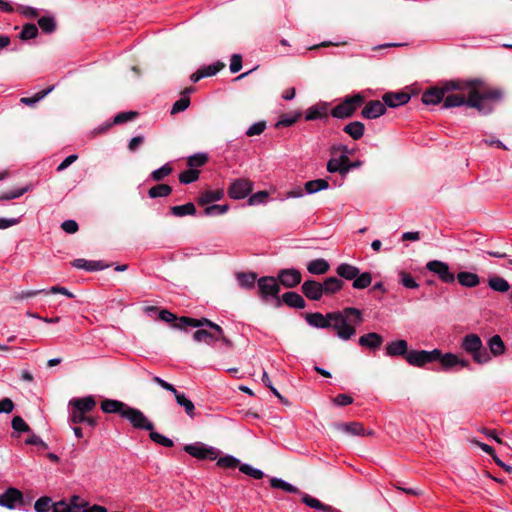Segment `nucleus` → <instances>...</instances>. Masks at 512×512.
<instances>
[{
  "label": "nucleus",
  "mask_w": 512,
  "mask_h": 512,
  "mask_svg": "<svg viewBox=\"0 0 512 512\" xmlns=\"http://www.w3.org/2000/svg\"><path fill=\"white\" fill-rule=\"evenodd\" d=\"M351 315L352 307H347L343 313H329L326 316L318 312L308 313L305 319L310 326L316 328H333L338 337L348 340L352 336Z\"/></svg>",
  "instance_id": "obj_1"
},
{
  "label": "nucleus",
  "mask_w": 512,
  "mask_h": 512,
  "mask_svg": "<svg viewBox=\"0 0 512 512\" xmlns=\"http://www.w3.org/2000/svg\"><path fill=\"white\" fill-rule=\"evenodd\" d=\"M460 348L470 355L473 361L479 365H484L491 361L490 354L484 347L481 337L476 333L465 335L461 339Z\"/></svg>",
  "instance_id": "obj_2"
},
{
  "label": "nucleus",
  "mask_w": 512,
  "mask_h": 512,
  "mask_svg": "<svg viewBox=\"0 0 512 512\" xmlns=\"http://www.w3.org/2000/svg\"><path fill=\"white\" fill-rule=\"evenodd\" d=\"M502 98L503 92L500 89H491L482 93L472 90L467 98V106L476 108L482 114H488L493 110L490 102H499Z\"/></svg>",
  "instance_id": "obj_3"
},
{
  "label": "nucleus",
  "mask_w": 512,
  "mask_h": 512,
  "mask_svg": "<svg viewBox=\"0 0 512 512\" xmlns=\"http://www.w3.org/2000/svg\"><path fill=\"white\" fill-rule=\"evenodd\" d=\"M95 407L96 401L93 396L71 399L69 401V423L76 425L84 422V418L87 416L86 414L91 412Z\"/></svg>",
  "instance_id": "obj_4"
},
{
  "label": "nucleus",
  "mask_w": 512,
  "mask_h": 512,
  "mask_svg": "<svg viewBox=\"0 0 512 512\" xmlns=\"http://www.w3.org/2000/svg\"><path fill=\"white\" fill-rule=\"evenodd\" d=\"M350 151L346 146L334 147L332 157L327 163V170L331 173L339 172L341 175L348 174L351 163L349 160Z\"/></svg>",
  "instance_id": "obj_5"
},
{
  "label": "nucleus",
  "mask_w": 512,
  "mask_h": 512,
  "mask_svg": "<svg viewBox=\"0 0 512 512\" xmlns=\"http://www.w3.org/2000/svg\"><path fill=\"white\" fill-rule=\"evenodd\" d=\"M461 86L457 81H449L444 83L442 87H434L426 90L422 94V102L426 105H436L440 103L442 100L444 101V96L446 92L460 90Z\"/></svg>",
  "instance_id": "obj_6"
},
{
  "label": "nucleus",
  "mask_w": 512,
  "mask_h": 512,
  "mask_svg": "<svg viewBox=\"0 0 512 512\" xmlns=\"http://www.w3.org/2000/svg\"><path fill=\"white\" fill-rule=\"evenodd\" d=\"M184 451L198 460H216L220 451L213 446L203 442H194L184 446Z\"/></svg>",
  "instance_id": "obj_7"
},
{
  "label": "nucleus",
  "mask_w": 512,
  "mask_h": 512,
  "mask_svg": "<svg viewBox=\"0 0 512 512\" xmlns=\"http://www.w3.org/2000/svg\"><path fill=\"white\" fill-rule=\"evenodd\" d=\"M124 419L129 421L133 428L139 430H153L154 424L146 417V415L139 409L127 406L123 416Z\"/></svg>",
  "instance_id": "obj_8"
},
{
  "label": "nucleus",
  "mask_w": 512,
  "mask_h": 512,
  "mask_svg": "<svg viewBox=\"0 0 512 512\" xmlns=\"http://www.w3.org/2000/svg\"><path fill=\"white\" fill-rule=\"evenodd\" d=\"M438 356V348H435L431 351L410 350L409 354H407L406 361L411 366L424 367L426 364L436 362V358Z\"/></svg>",
  "instance_id": "obj_9"
},
{
  "label": "nucleus",
  "mask_w": 512,
  "mask_h": 512,
  "mask_svg": "<svg viewBox=\"0 0 512 512\" xmlns=\"http://www.w3.org/2000/svg\"><path fill=\"white\" fill-rule=\"evenodd\" d=\"M426 269L437 275L440 281L446 284L454 283L455 274L451 272L449 265L440 260H432L427 262Z\"/></svg>",
  "instance_id": "obj_10"
},
{
  "label": "nucleus",
  "mask_w": 512,
  "mask_h": 512,
  "mask_svg": "<svg viewBox=\"0 0 512 512\" xmlns=\"http://www.w3.org/2000/svg\"><path fill=\"white\" fill-rule=\"evenodd\" d=\"M257 286L259 295L263 300H267L269 297H277L280 286L275 277L264 276L257 280Z\"/></svg>",
  "instance_id": "obj_11"
},
{
  "label": "nucleus",
  "mask_w": 512,
  "mask_h": 512,
  "mask_svg": "<svg viewBox=\"0 0 512 512\" xmlns=\"http://www.w3.org/2000/svg\"><path fill=\"white\" fill-rule=\"evenodd\" d=\"M253 186V182L249 179H236L231 183L228 189V195L234 200L244 199L252 192Z\"/></svg>",
  "instance_id": "obj_12"
},
{
  "label": "nucleus",
  "mask_w": 512,
  "mask_h": 512,
  "mask_svg": "<svg viewBox=\"0 0 512 512\" xmlns=\"http://www.w3.org/2000/svg\"><path fill=\"white\" fill-rule=\"evenodd\" d=\"M188 326L196 327V328L206 326V327H209L211 330H214L215 332H218L219 334H221V327L218 324L212 322L211 320H209L207 318L194 319V318L182 316L179 318V322H177L174 325L175 328H179V329H185Z\"/></svg>",
  "instance_id": "obj_13"
},
{
  "label": "nucleus",
  "mask_w": 512,
  "mask_h": 512,
  "mask_svg": "<svg viewBox=\"0 0 512 512\" xmlns=\"http://www.w3.org/2000/svg\"><path fill=\"white\" fill-rule=\"evenodd\" d=\"M279 282L286 288L296 287L301 283L302 275L299 270L295 268L281 269L278 272L277 278Z\"/></svg>",
  "instance_id": "obj_14"
},
{
  "label": "nucleus",
  "mask_w": 512,
  "mask_h": 512,
  "mask_svg": "<svg viewBox=\"0 0 512 512\" xmlns=\"http://www.w3.org/2000/svg\"><path fill=\"white\" fill-rule=\"evenodd\" d=\"M386 112V105L379 100H371L366 103L361 111V116L365 119H376Z\"/></svg>",
  "instance_id": "obj_15"
},
{
  "label": "nucleus",
  "mask_w": 512,
  "mask_h": 512,
  "mask_svg": "<svg viewBox=\"0 0 512 512\" xmlns=\"http://www.w3.org/2000/svg\"><path fill=\"white\" fill-rule=\"evenodd\" d=\"M409 352L410 350H408V342L403 339L391 341L385 347V354L389 357L402 356L406 359Z\"/></svg>",
  "instance_id": "obj_16"
},
{
  "label": "nucleus",
  "mask_w": 512,
  "mask_h": 512,
  "mask_svg": "<svg viewBox=\"0 0 512 512\" xmlns=\"http://www.w3.org/2000/svg\"><path fill=\"white\" fill-rule=\"evenodd\" d=\"M23 499L22 493L16 488L7 489L0 496V505L8 509H14L17 503H21Z\"/></svg>",
  "instance_id": "obj_17"
},
{
  "label": "nucleus",
  "mask_w": 512,
  "mask_h": 512,
  "mask_svg": "<svg viewBox=\"0 0 512 512\" xmlns=\"http://www.w3.org/2000/svg\"><path fill=\"white\" fill-rule=\"evenodd\" d=\"M71 264L77 269H84L90 272L101 271L110 267V264H107L103 261L86 260L83 258L75 259Z\"/></svg>",
  "instance_id": "obj_18"
},
{
  "label": "nucleus",
  "mask_w": 512,
  "mask_h": 512,
  "mask_svg": "<svg viewBox=\"0 0 512 512\" xmlns=\"http://www.w3.org/2000/svg\"><path fill=\"white\" fill-rule=\"evenodd\" d=\"M127 406L128 405L126 403L115 399H105L101 402V410L104 413L118 414L122 418L124 416Z\"/></svg>",
  "instance_id": "obj_19"
},
{
  "label": "nucleus",
  "mask_w": 512,
  "mask_h": 512,
  "mask_svg": "<svg viewBox=\"0 0 512 512\" xmlns=\"http://www.w3.org/2000/svg\"><path fill=\"white\" fill-rule=\"evenodd\" d=\"M301 289L305 296L311 300H319L324 295L320 282L315 280H306Z\"/></svg>",
  "instance_id": "obj_20"
},
{
  "label": "nucleus",
  "mask_w": 512,
  "mask_h": 512,
  "mask_svg": "<svg viewBox=\"0 0 512 512\" xmlns=\"http://www.w3.org/2000/svg\"><path fill=\"white\" fill-rule=\"evenodd\" d=\"M382 99L386 106L395 108L406 104L410 100V95L405 92L386 93Z\"/></svg>",
  "instance_id": "obj_21"
},
{
  "label": "nucleus",
  "mask_w": 512,
  "mask_h": 512,
  "mask_svg": "<svg viewBox=\"0 0 512 512\" xmlns=\"http://www.w3.org/2000/svg\"><path fill=\"white\" fill-rule=\"evenodd\" d=\"M358 343L363 348H367L370 350H376V349L380 348V346L382 345L383 337L378 333L371 332V333L362 335L359 338Z\"/></svg>",
  "instance_id": "obj_22"
},
{
  "label": "nucleus",
  "mask_w": 512,
  "mask_h": 512,
  "mask_svg": "<svg viewBox=\"0 0 512 512\" xmlns=\"http://www.w3.org/2000/svg\"><path fill=\"white\" fill-rule=\"evenodd\" d=\"M488 353L490 357H499L503 355L506 351L505 343L499 335H493L487 341Z\"/></svg>",
  "instance_id": "obj_23"
},
{
  "label": "nucleus",
  "mask_w": 512,
  "mask_h": 512,
  "mask_svg": "<svg viewBox=\"0 0 512 512\" xmlns=\"http://www.w3.org/2000/svg\"><path fill=\"white\" fill-rule=\"evenodd\" d=\"M331 114L335 118L343 119L352 115V96H346L345 101L331 111Z\"/></svg>",
  "instance_id": "obj_24"
},
{
  "label": "nucleus",
  "mask_w": 512,
  "mask_h": 512,
  "mask_svg": "<svg viewBox=\"0 0 512 512\" xmlns=\"http://www.w3.org/2000/svg\"><path fill=\"white\" fill-rule=\"evenodd\" d=\"M456 278L458 283L463 287L474 288L480 284V277L473 272H459Z\"/></svg>",
  "instance_id": "obj_25"
},
{
  "label": "nucleus",
  "mask_w": 512,
  "mask_h": 512,
  "mask_svg": "<svg viewBox=\"0 0 512 512\" xmlns=\"http://www.w3.org/2000/svg\"><path fill=\"white\" fill-rule=\"evenodd\" d=\"M281 300L284 304L291 308L303 309L305 307L304 298L296 292H286L282 295Z\"/></svg>",
  "instance_id": "obj_26"
},
{
  "label": "nucleus",
  "mask_w": 512,
  "mask_h": 512,
  "mask_svg": "<svg viewBox=\"0 0 512 512\" xmlns=\"http://www.w3.org/2000/svg\"><path fill=\"white\" fill-rule=\"evenodd\" d=\"M329 268V263L323 258L311 260L307 264L308 272L313 275L325 274L326 272H328Z\"/></svg>",
  "instance_id": "obj_27"
},
{
  "label": "nucleus",
  "mask_w": 512,
  "mask_h": 512,
  "mask_svg": "<svg viewBox=\"0 0 512 512\" xmlns=\"http://www.w3.org/2000/svg\"><path fill=\"white\" fill-rule=\"evenodd\" d=\"M343 281L337 277H329L323 283H320L321 289L325 295H332L342 288Z\"/></svg>",
  "instance_id": "obj_28"
},
{
  "label": "nucleus",
  "mask_w": 512,
  "mask_h": 512,
  "mask_svg": "<svg viewBox=\"0 0 512 512\" xmlns=\"http://www.w3.org/2000/svg\"><path fill=\"white\" fill-rule=\"evenodd\" d=\"M136 116H137V112H134V111L120 112L114 117L112 123H110L104 127H99L96 129V131L98 133L105 132L107 129H109L111 127L112 124H123V123L133 120Z\"/></svg>",
  "instance_id": "obj_29"
},
{
  "label": "nucleus",
  "mask_w": 512,
  "mask_h": 512,
  "mask_svg": "<svg viewBox=\"0 0 512 512\" xmlns=\"http://www.w3.org/2000/svg\"><path fill=\"white\" fill-rule=\"evenodd\" d=\"M193 340L195 342H204L208 345H214L216 342V332L214 330L207 331L206 329H198L193 333Z\"/></svg>",
  "instance_id": "obj_30"
},
{
  "label": "nucleus",
  "mask_w": 512,
  "mask_h": 512,
  "mask_svg": "<svg viewBox=\"0 0 512 512\" xmlns=\"http://www.w3.org/2000/svg\"><path fill=\"white\" fill-rule=\"evenodd\" d=\"M175 396V399H176V402L179 406L183 407L186 414L190 417V418H194L195 417V405L194 403L189 400L184 393H180V392H176L174 394Z\"/></svg>",
  "instance_id": "obj_31"
},
{
  "label": "nucleus",
  "mask_w": 512,
  "mask_h": 512,
  "mask_svg": "<svg viewBox=\"0 0 512 512\" xmlns=\"http://www.w3.org/2000/svg\"><path fill=\"white\" fill-rule=\"evenodd\" d=\"M372 282V277L369 272L360 273V270L354 267V288L364 289Z\"/></svg>",
  "instance_id": "obj_32"
},
{
  "label": "nucleus",
  "mask_w": 512,
  "mask_h": 512,
  "mask_svg": "<svg viewBox=\"0 0 512 512\" xmlns=\"http://www.w3.org/2000/svg\"><path fill=\"white\" fill-rule=\"evenodd\" d=\"M270 485L274 489H280L287 493H292V494L300 493V490L296 486L290 484L289 482H287L281 478L272 477L270 479Z\"/></svg>",
  "instance_id": "obj_33"
},
{
  "label": "nucleus",
  "mask_w": 512,
  "mask_h": 512,
  "mask_svg": "<svg viewBox=\"0 0 512 512\" xmlns=\"http://www.w3.org/2000/svg\"><path fill=\"white\" fill-rule=\"evenodd\" d=\"M436 361H438L444 369H449L458 365L459 357L456 354L449 352L443 354L439 349V356L436 358Z\"/></svg>",
  "instance_id": "obj_34"
},
{
  "label": "nucleus",
  "mask_w": 512,
  "mask_h": 512,
  "mask_svg": "<svg viewBox=\"0 0 512 512\" xmlns=\"http://www.w3.org/2000/svg\"><path fill=\"white\" fill-rule=\"evenodd\" d=\"M302 502L308 507L316 510H322L324 512H333V508L331 506L323 504L318 499L310 496L309 494L302 495Z\"/></svg>",
  "instance_id": "obj_35"
},
{
  "label": "nucleus",
  "mask_w": 512,
  "mask_h": 512,
  "mask_svg": "<svg viewBox=\"0 0 512 512\" xmlns=\"http://www.w3.org/2000/svg\"><path fill=\"white\" fill-rule=\"evenodd\" d=\"M328 108L325 105H315L310 107L306 112V120H316L327 117Z\"/></svg>",
  "instance_id": "obj_36"
},
{
  "label": "nucleus",
  "mask_w": 512,
  "mask_h": 512,
  "mask_svg": "<svg viewBox=\"0 0 512 512\" xmlns=\"http://www.w3.org/2000/svg\"><path fill=\"white\" fill-rule=\"evenodd\" d=\"M193 91V88H186L184 91V95L178 99L172 106L171 114H177L186 110L190 105V99L186 94H189Z\"/></svg>",
  "instance_id": "obj_37"
},
{
  "label": "nucleus",
  "mask_w": 512,
  "mask_h": 512,
  "mask_svg": "<svg viewBox=\"0 0 512 512\" xmlns=\"http://www.w3.org/2000/svg\"><path fill=\"white\" fill-rule=\"evenodd\" d=\"M462 105H467V99L463 95L450 94L444 96L443 108L460 107Z\"/></svg>",
  "instance_id": "obj_38"
},
{
  "label": "nucleus",
  "mask_w": 512,
  "mask_h": 512,
  "mask_svg": "<svg viewBox=\"0 0 512 512\" xmlns=\"http://www.w3.org/2000/svg\"><path fill=\"white\" fill-rule=\"evenodd\" d=\"M171 213L176 217H183L187 215H195L196 208L193 203L189 202L183 205L171 207Z\"/></svg>",
  "instance_id": "obj_39"
},
{
  "label": "nucleus",
  "mask_w": 512,
  "mask_h": 512,
  "mask_svg": "<svg viewBox=\"0 0 512 512\" xmlns=\"http://www.w3.org/2000/svg\"><path fill=\"white\" fill-rule=\"evenodd\" d=\"M172 193V187L167 184H158L148 190V196L152 199L167 197Z\"/></svg>",
  "instance_id": "obj_40"
},
{
  "label": "nucleus",
  "mask_w": 512,
  "mask_h": 512,
  "mask_svg": "<svg viewBox=\"0 0 512 512\" xmlns=\"http://www.w3.org/2000/svg\"><path fill=\"white\" fill-rule=\"evenodd\" d=\"M489 287L497 292H507L510 289V285L507 280L502 277L494 276L488 280Z\"/></svg>",
  "instance_id": "obj_41"
},
{
  "label": "nucleus",
  "mask_w": 512,
  "mask_h": 512,
  "mask_svg": "<svg viewBox=\"0 0 512 512\" xmlns=\"http://www.w3.org/2000/svg\"><path fill=\"white\" fill-rule=\"evenodd\" d=\"M257 279V274L254 272L250 273H238L237 280L239 285L245 289H251L254 287Z\"/></svg>",
  "instance_id": "obj_42"
},
{
  "label": "nucleus",
  "mask_w": 512,
  "mask_h": 512,
  "mask_svg": "<svg viewBox=\"0 0 512 512\" xmlns=\"http://www.w3.org/2000/svg\"><path fill=\"white\" fill-rule=\"evenodd\" d=\"M329 186L328 181L325 179L311 180L305 183V191L308 194H314L321 190L327 189Z\"/></svg>",
  "instance_id": "obj_43"
},
{
  "label": "nucleus",
  "mask_w": 512,
  "mask_h": 512,
  "mask_svg": "<svg viewBox=\"0 0 512 512\" xmlns=\"http://www.w3.org/2000/svg\"><path fill=\"white\" fill-rule=\"evenodd\" d=\"M173 169L169 163L162 165L160 168L151 172L149 178L153 181L159 182L169 176Z\"/></svg>",
  "instance_id": "obj_44"
},
{
  "label": "nucleus",
  "mask_w": 512,
  "mask_h": 512,
  "mask_svg": "<svg viewBox=\"0 0 512 512\" xmlns=\"http://www.w3.org/2000/svg\"><path fill=\"white\" fill-rule=\"evenodd\" d=\"M53 88H54V86H51V87H49L47 89L39 91L35 95H33L32 97H22L20 99V102L25 104V105H27V106H33L37 102L42 100L46 95H48L53 90Z\"/></svg>",
  "instance_id": "obj_45"
},
{
  "label": "nucleus",
  "mask_w": 512,
  "mask_h": 512,
  "mask_svg": "<svg viewBox=\"0 0 512 512\" xmlns=\"http://www.w3.org/2000/svg\"><path fill=\"white\" fill-rule=\"evenodd\" d=\"M223 197V192L220 190L216 191H205L198 199V203L206 205L215 201L220 200Z\"/></svg>",
  "instance_id": "obj_46"
},
{
  "label": "nucleus",
  "mask_w": 512,
  "mask_h": 512,
  "mask_svg": "<svg viewBox=\"0 0 512 512\" xmlns=\"http://www.w3.org/2000/svg\"><path fill=\"white\" fill-rule=\"evenodd\" d=\"M217 466L221 468H236L239 467L240 460L232 455H225L223 457L217 458Z\"/></svg>",
  "instance_id": "obj_47"
},
{
  "label": "nucleus",
  "mask_w": 512,
  "mask_h": 512,
  "mask_svg": "<svg viewBox=\"0 0 512 512\" xmlns=\"http://www.w3.org/2000/svg\"><path fill=\"white\" fill-rule=\"evenodd\" d=\"M38 25L44 33H52L56 29V22L52 16H44L38 20Z\"/></svg>",
  "instance_id": "obj_48"
},
{
  "label": "nucleus",
  "mask_w": 512,
  "mask_h": 512,
  "mask_svg": "<svg viewBox=\"0 0 512 512\" xmlns=\"http://www.w3.org/2000/svg\"><path fill=\"white\" fill-rule=\"evenodd\" d=\"M38 35V28L33 23H27L23 25L22 30L20 32V38L22 40H30L36 38Z\"/></svg>",
  "instance_id": "obj_49"
},
{
  "label": "nucleus",
  "mask_w": 512,
  "mask_h": 512,
  "mask_svg": "<svg viewBox=\"0 0 512 512\" xmlns=\"http://www.w3.org/2000/svg\"><path fill=\"white\" fill-rule=\"evenodd\" d=\"M239 470L254 479H262L264 477V472L258 468H254L247 463H243L239 466Z\"/></svg>",
  "instance_id": "obj_50"
},
{
  "label": "nucleus",
  "mask_w": 512,
  "mask_h": 512,
  "mask_svg": "<svg viewBox=\"0 0 512 512\" xmlns=\"http://www.w3.org/2000/svg\"><path fill=\"white\" fill-rule=\"evenodd\" d=\"M200 172L195 169H188L179 174V181L182 184H190L198 180Z\"/></svg>",
  "instance_id": "obj_51"
},
{
  "label": "nucleus",
  "mask_w": 512,
  "mask_h": 512,
  "mask_svg": "<svg viewBox=\"0 0 512 512\" xmlns=\"http://www.w3.org/2000/svg\"><path fill=\"white\" fill-rule=\"evenodd\" d=\"M269 198V193L265 190L258 191L252 195H250L248 199V204L250 206H256L260 204H265Z\"/></svg>",
  "instance_id": "obj_52"
},
{
  "label": "nucleus",
  "mask_w": 512,
  "mask_h": 512,
  "mask_svg": "<svg viewBox=\"0 0 512 512\" xmlns=\"http://www.w3.org/2000/svg\"><path fill=\"white\" fill-rule=\"evenodd\" d=\"M149 437H150V439L153 442H155V443H157L159 445H162L164 447H168L169 448V447H172L174 445L173 441L170 438H168V437H166V436H164V435L154 431V429L150 430Z\"/></svg>",
  "instance_id": "obj_53"
},
{
  "label": "nucleus",
  "mask_w": 512,
  "mask_h": 512,
  "mask_svg": "<svg viewBox=\"0 0 512 512\" xmlns=\"http://www.w3.org/2000/svg\"><path fill=\"white\" fill-rule=\"evenodd\" d=\"M36 512H48L52 509V500L50 497L43 496L36 500L34 504Z\"/></svg>",
  "instance_id": "obj_54"
},
{
  "label": "nucleus",
  "mask_w": 512,
  "mask_h": 512,
  "mask_svg": "<svg viewBox=\"0 0 512 512\" xmlns=\"http://www.w3.org/2000/svg\"><path fill=\"white\" fill-rule=\"evenodd\" d=\"M208 161L207 154L196 153L188 158L187 164L191 168L201 167Z\"/></svg>",
  "instance_id": "obj_55"
},
{
  "label": "nucleus",
  "mask_w": 512,
  "mask_h": 512,
  "mask_svg": "<svg viewBox=\"0 0 512 512\" xmlns=\"http://www.w3.org/2000/svg\"><path fill=\"white\" fill-rule=\"evenodd\" d=\"M229 210V206L227 204L218 205L213 204L207 206L204 210V214L207 216H215V215H223Z\"/></svg>",
  "instance_id": "obj_56"
},
{
  "label": "nucleus",
  "mask_w": 512,
  "mask_h": 512,
  "mask_svg": "<svg viewBox=\"0 0 512 512\" xmlns=\"http://www.w3.org/2000/svg\"><path fill=\"white\" fill-rule=\"evenodd\" d=\"M46 292V289H40V290H26L21 292H16L13 294L12 299L14 301H22L24 299H28L34 296H37L38 294Z\"/></svg>",
  "instance_id": "obj_57"
},
{
  "label": "nucleus",
  "mask_w": 512,
  "mask_h": 512,
  "mask_svg": "<svg viewBox=\"0 0 512 512\" xmlns=\"http://www.w3.org/2000/svg\"><path fill=\"white\" fill-rule=\"evenodd\" d=\"M400 283L408 289H416L418 288V283L415 281V279L411 276V274L407 272H400Z\"/></svg>",
  "instance_id": "obj_58"
},
{
  "label": "nucleus",
  "mask_w": 512,
  "mask_h": 512,
  "mask_svg": "<svg viewBox=\"0 0 512 512\" xmlns=\"http://www.w3.org/2000/svg\"><path fill=\"white\" fill-rule=\"evenodd\" d=\"M12 428L17 432H29L30 427L20 416H15L12 419Z\"/></svg>",
  "instance_id": "obj_59"
},
{
  "label": "nucleus",
  "mask_w": 512,
  "mask_h": 512,
  "mask_svg": "<svg viewBox=\"0 0 512 512\" xmlns=\"http://www.w3.org/2000/svg\"><path fill=\"white\" fill-rule=\"evenodd\" d=\"M223 67H224L223 64L217 62V63H213L208 66L200 68V71L203 73L204 77H209V76H213V75L217 74L220 71V69Z\"/></svg>",
  "instance_id": "obj_60"
},
{
  "label": "nucleus",
  "mask_w": 512,
  "mask_h": 512,
  "mask_svg": "<svg viewBox=\"0 0 512 512\" xmlns=\"http://www.w3.org/2000/svg\"><path fill=\"white\" fill-rule=\"evenodd\" d=\"M18 12L24 17L31 19L37 18L39 15L38 10L31 6L20 5L18 7Z\"/></svg>",
  "instance_id": "obj_61"
},
{
  "label": "nucleus",
  "mask_w": 512,
  "mask_h": 512,
  "mask_svg": "<svg viewBox=\"0 0 512 512\" xmlns=\"http://www.w3.org/2000/svg\"><path fill=\"white\" fill-rule=\"evenodd\" d=\"M71 505V509H75L79 512H82V509L87 506V501H84L80 496L73 495L68 502Z\"/></svg>",
  "instance_id": "obj_62"
},
{
  "label": "nucleus",
  "mask_w": 512,
  "mask_h": 512,
  "mask_svg": "<svg viewBox=\"0 0 512 512\" xmlns=\"http://www.w3.org/2000/svg\"><path fill=\"white\" fill-rule=\"evenodd\" d=\"M52 511L53 512H79L77 510L71 509V505L68 504L65 500L58 501L56 503H52Z\"/></svg>",
  "instance_id": "obj_63"
},
{
  "label": "nucleus",
  "mask_w": 512,
  "mask_h": 512,
  "mask_svg": "<svg viewBox=\"0 0 512 512\" xmlns=\"http://www.w3.org/2000/svg\"><path fill=\"white\" fill-rule=\"evenodd\" d=\"M265 127H266L265 122H257V123H254L253 125H251V126L247 129V131H246V135H247V136L260 135V134L265 130Z\"/></svg>",
  "instance_id": "obj_64"
}]
</instances>
